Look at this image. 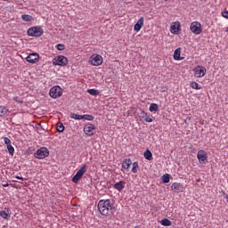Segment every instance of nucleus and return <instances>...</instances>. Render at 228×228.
Returning <instances> with one entry per match:
<instances>
[{"mask_svg":"<svg viewBox=\"0 0 228 228\" xmlns=\"http://www.w3.org/2000/svg\"><path fill=\"white\" fill-rule=\"evenodd\" d=\"M132 164L133 162L131 161V159H126L122 163V168H124L125 170H129V167Z\"/></svg>","mask_w":228,"mask_h":228,"instance_id":"obj_20","label":"nucleus"},{"mask_svg":"<svg viewBox=\"0 0 228 228\" xmlns=\"http://www.w3.org/2000/svg\"><path fill=\"white\" fill-rule=\"evenodd\" d=\"M69 64V59L63 55H58L53 59V65L59 67H66Z\"/></svg>","mask_w":228,"mask_h":228,"instance_id":"obj_2","label":"nucleus"},{"mask_svg":"<svg viewBox=\"0 0 228 228\" xmlns=\"http://www.w3.org/2000/svg\"><path fill=\"white\" fill-rule=\"evenodd\" d=\"M179 31H181V22L174 21L171 24L170 32L172 35H179Z\"/></svg>","mask_w":228,"mask_h":228,"instance_id":"obj_11","label":"nucleus"},{"mask_svg":"<svg viewBox=\"0 0 228 228\" xmlns=\"http://www.w3.org/2000/svg\"><path fill=\"white\" fill-rule=\"evenodd\" d=\"M226 202H228V195H225Z\"/></svg>","mask_w":228,"mask_h":228,"instance_id":"obj_41","label":"nucleus"},{"mask_svg":"<svg viewBox=\"0 0 228 228\" xmlns=\"http://www.w3.org/2000/svg\"><path fill=\"white\" fill-rule=\"evenodd\" d=\"M3 186H4V188H6V187L9 186V184L8 183H4Z\"/></svg>","mask_w":228,"mask_h":228,"instance_id":"obj_40","label":"nucleus"},{"mask_svg":"<svg viewBox=\"0 0 228 228\" xmlns=\"http://www.w3.org/2000/svg\"><path fill=\"white\" fill-rule=\"evenodd\" d=\"M144 158L145 159H148V161H152V152H151L149 150H146L144 151Z\"/></svg>","mask_w":228,"mask_h":228,"instance_id":"obj_22","label":"nucleus"},{"mask_svg":"<svg viewBox=\"0 0 228 228\" xmlns=\"http://www.w3.org/2000/svg\"><path fill=\"white\" fill-rule=\"evenodd\" d=\"M21 19L25 22H31V20H33V16L28 15V14H23V15H21Z\"/></svg>","mask_w":228,"mask_h":228,"instance_id":"obj_23","label":"nucleus"},{"mask_svg":"<svg viewBox=\"0 0 228 228\" xmlns=\"http://www.w3.org/2000/svg\"><path fill=\"white\" fill-rule=\"evenodd\" d=\"M160 224L161 225H164V227H170V225H172V221L165 218L161 220Z\"/></svg>","mask_w":228,"mask_h":228,"instance_id":"obj_24","label":"nucleus"},{"mask_svg":"<svg viewBox=\"0 0 228 228\" xmlns=\"http://www.w3.org/2000/svg\"><path fill=\"white\" fill-rule=\"evenodd\" d=\"M38 60H40V55L37 53H30L26 58V61H28V63H32V64L38 62Z\"/></svg>","mask_w":228,"mask_h":228,"instance_id":"obj_12","label":"nucleus"},{"mask_svg":"<svg viewBox=\"0 0 228 228\" xmlns=\"http://www.w3.org/2000/svg\"><path fill=\"white\" fill-rule=\"evenodd\" d=\"M126 188V182L119 181L114 184V190H118V191H122Z\"/></svg>","mask_w":228,"mask_h":228,"instance_id":"obj_18","label":"nucleus"},{"mask_svg":"<svg viewBox=\"0 0 228 228\" xmlns=\"http://www.w3.org/2000/svg\"><path fill=\"white\" fill-rule=\"evenodd\" d=\"M222 16L224 17V19H228V11L223 12Z\"/></svg>","mask_w":228,"mask_h":228,"instance_id":"obj_37","label":"nucleus"},{"mask_svg":"<svg viewBox=\"0 0 228 228\" xmlns=\"http://www.w3.org/2000/svg\"><path fill=\"white\" fill-rule=\"evenodd\" d=\"M144 120L145 122H152V118L149 116Z\"/></svg>","mask_w":228,"mask_h":228,"instance_id":"obj_38","label":"nucleus"},{"mask_svg":"<svg viewBox=\"0 0 228 228\" xmlns=\"http://www.w3.org/2000/svg\"><path fill=\"white\" fill-rule=\"evenodd\" d=\"M191 88H192L193 90H201L202 87H200L199 86V83L192 81L190 85Z\"/></svg>","mask_w":228,"mask_h":228,"instance_id":"obj_25","label":"nucleus"},{"mask_svg":"<svg viewBox=\"0 0 228 228\" xmlns=\"http://www.w3.org/2000/svg\"><path fill=\"white\" fill-rule=\"evenodd\" d=\"M171 190L173 191H175L176 193H181V191L184 190V187L182 185L181 183L175 182L171 185Z\"/></svg>","mask_w":228,"mask_h":228,"instance_id":"obj_14","label":"nucleus"},{"mask_svg":"<svg viewBox=\"0 0 228 228\" xmlns=\"http://www.w3.org/2000/svg\"><path fill=\"white\" fill-rule=\"evenodd\" d=\"M102 56L96 53L93 54L89 59V63L94 67H99L100 65H102Z\"/></svg>","mask_w":228,"mask_h":228,"instance_id":"obj_6","label":"nucleus"},{"mask_svg":"<svg viewBox=\"0 0 228 228\" xmlns=\"http://www.w3.org/2000/svg\"><path fill=\"white\" fill-rule=\"evenodd\" d=\"M162 182L165 183H170V175L165 174V175L162 176Z\"/></svg>","mask_w":228,"mask_h":228,"instance_id":"obj_29","label":"nucleus"},{"mask_svg":"<svg viewBox=\"0 0 228 228\" xmlns=\"http://www.w3.org/2000/svg\"><path fill=\"white\" fill-rule=\"evenodd\" d=\"M192 72L194 74V77H204L208 70L206 69V67L198 65L193 68Z\"/></svg>","mask_w":228,"mask_h":228,"instance_id":"obj_5","label":"nucleus"},{"mask_svg":"<svg viewBox=\"0 0 228 228\" xmlns=\"http://www.w3.org/2000/svg\"><path fill=\"white\" fill-rule=\"evenodd\" d=\"M87 92L90 95H99V90L96 89H88Z\"/></svg>","mask_w":228,"mask_h":228,"instance_id":"obj_31","label":"nucleus"},{"mask_svg":"<svg viewBox=\"0 0 228 228\" xmlns=\"http://www.w3.org/2000/svg\"><path fill=\"white\" fill-rule=\"evenodd\" d=\"M49 156V150L45 147H41L35 153V158L37 159H44V158H47Z\"/></svg>","mask_w":228,"mask_h":228,"instance_id":"obj_9","label":"nucleus"},{"mask_svg":"<svg viewBox=\"0 0 228 228\" xmlns=\"http://www.w3.org/2000/svg\"><path fill=\"white\" fill-rule=\"evenodd\" d=\"M84 118L83 115L70 113V118H73L74 120H83Z\"/></svg>","mask_w":228,"mask_h":228,"instance_id":"obj_21","label":"nucleus"},{"mask_svg":"<svg viewBox=\"0 0 228 228\" xmlns=\"http://www.w3.org/2000/svg\"><path fill=\"white\" fill-rule=\"evenodd\" d=\"M144 18L141 17L138 21L134 24V29L138 33L142 28H143Z\"/></svg>","mask_w":228,"mask_h":228,"instance_id":"obj_16","label":"nucleus"},{"mask_svg":"<svg viewBox=\"0 0 228 228\" xmlns=\"http://www.w3.org/2000/svg\"><path fill=\"white\" fill-rule=\"evenodd\" d=\"M12 215V210L10 208H5L4 210L0 211V216L4 218V220H10V216Z\"/></svg>","mask_w":228,"mask_h":228,"instance_id":"obj_15","label":"nucleus"},{"mask_svg":"<svg viewBox=\"0 0 228 228\" xmlns=\"http://www.w3.org/2000/svg\"><path fill=\"white\" fill-rule=\"evenodd\" d=\"M84 133L86 136H94L95 134V126L88 123L84 126Z\"/></svg>","mask_w":228,"mask_h":228,"instance_id":"obj_10","label":"nucleus"},{"mask_svg":"<svg viewBox=\"0 0 228 228\" xmlns=\"http://www.w3.org/2000/svg\"><path fill=\"white\" fill-rule=\"evenodd\" d=\"M49 95L52 99H58V97L63 95V89L59 86H55L50 89Z\"/></svg>","mask_w":228,"mask_h":228,"instance_id":"obj_3","label":"nucleus"},{"mask_svg":"<svg viewBox=\"0 0 228 228\" xmlns=\"http://www.w3.org/2000/svg\"><path fill=\"white\" fill-rule=\"evenodd\" d=\"M4 142L5 145H7V146L12 145V141L8 137H4Z\"/></svg>","mask_w":228,"mask_h":228,"instance_id":"obj_34","label":"nucleus"},{"mask_svg":"<svg viewBox=\"0 0 228 228\" xmlns=\"http://www.w3.org/2000/svg\"><path fill=\"white\" fill-rule=\"evenodd\" d=\"M13 101H15V102H18L19 104H22V102H24V101L19 100V97H17V96H15L13 98Z\"/></svg>","mask_w":228,"mask_h":228,"instance_id":"obj_36","label":"nucleus"},{"mask_svg":"<svg viewBox=\"0 0 228 228\" xmlns=\"http://www.w3.org/2000/svg\"><path fill=\"white\" fill-rule=\"evenodd\" d=\"M15 179H20V181H24V178L22 176H15Z\"/></svg>","mask_w":228,"mask_h":228,"instance_id":"obj_39","label":"nucleus"},{"mask_svg":"<svg viewBox=\"0 0 228 228\" xmlns=\"http://www.w3.org/2000/svg\"><path fill=\"white\" fill-rule=\"evenodd\" d=\"M27 34L28 37H42L44 29L39 27H31L28 29Z\"/></svg>","mask_w":228,"mask_h":228,"instance_id":"obj_4","label":"nucleus"},{"mask_svg":"<svg viewBox=\"0 0 228 228\" xmlns=\"http://www.w3.org/2000/svg\"><path fill=\"white\" fill-rule=\"evenodd\" d=\"M57 131L58 133H63V131H65V126H63V123H57Z\"/></svg>","mask_w":228,"mask_h":228,"instance_id":"obj_27","label":"nucleus"},{"mask_svg":"<svg viewBox=\"0 0 228 228\" xmlns=\"http://www.w3.org/2000/svg\"><path fill=\"white\" fill-rule=\"evenodd\" d=\"M181 47L177 48L176 50H175L173 58L174 60H175L176 61H181V60H184L183 57H181Z\"/></svg>","mask_w":228,"mask_h":228,"instance_id":"obj_17","label":"nucleus"},{"mask_svg":"<svg viewBox=\"0 0 228 228\" xmlns=\"http://www.w3.org/2000/svg\"><path fill=\"white\" fill-rule=\"evenodd\" d=\"M166 3H167V1H168V0H164Z\"/></svg>","mask_w":228,"mask_h":228,"instance_id":"obj_42","label":"nucleus"},{"mask_svg":"<svg viewBox=\"0 0 228 228\" xmlns=\"http://www.w3.org/2000/svg\"><path fill=\"white\" fill-rule=\"evenodd\" d=\"M197 158L200 163L204 164L208 160V153L204 150H200L198 151Z\"/></svg>","mask_w":228,"mask_h":228,"instance_id":"obj_13","label":"nucleus"},{"mask_svg":"<svg viewBox=\"0 0 228 228\" xmlns=\"http://www.w3.org/2000/svg\"><path fill=\"white\" fill-rule=\"evenodd\" d=\"M115 202L113 200H101L98 202V210L103 216H110L115 212Z\"/></svg>","mask_w":228,"mask_h":228,"instance_id":"obj_1","label":"nucleus"},{"mask_svg":"<svg viewBox=\"0 0 228 228\" xmlns=\"http://www.w3.org/2000/svg\"><path fill=\"white\" fill-rule=\"evenodd\" d=\"M140 117H141V118H143V120H145L149 117V114L147 112H145L144 110H142L140 113Z\"/></svg>","mask_w":228,"mask_h":228,"instance_id":"obj_33","label":"nucleus"},{"mask_svg":"<svg viewBox=\"0 0 228 228\" xmlns=\"http://www.w3.org/2000/svg\"><path fill=\"white\" fill-rule=\"evenodd\" d=\"M58 51H64L65 50V45L59 44L57 45Z\"/></svg>","mask_w":228,"mask_h":228,"instance_id":"obj_35","label":"nucleus"},{"mask_svg":"<svg viewBox=\"0 0 228 228\" xmlns=\"http://www.w3.org/2000/svg\"><path fill=\"white\" fill-rule=\"evenodd\" d=\"M150 111L152 113V111H158L159 110V107L157 103H151L149 108Z\"/></svg>","mask_w":228,"mask_h":228,"instance_id":"obj_26","label":"nucleus"},{"mask_svg":"<svg viewBox=\"0 0 228 228\" xmlns=\"http://www.w3.org/2000/svg\"><path fill=\"white\" fill-rule=\"evenodd\" d=\"M138 168H140V166H138V162H134L132 167L133 174H136L138 172Z\"/></svg>","mask_w":228,"mask_h":228,"instance_id":"obj_28","label":"nucleus"},{"mask_svg":"<svg viewBox=\"0 0 228 228\" xmlns=\"http://www.w3.org/2000/svg\"><path fill=\"white\" fill-rule=\"evenodd\" d=\"M82 117H84L83 118L85 120H89L91 122H92V120H94V116L93 115L86 114V115H82Z\"/></svg>","mask_w":228,"mask_h":228,"instance_id":"obj_32","label":"nucleus"},{"mask_svg":"<svg viewBox=\"0 0 228 228\" xmlns=\"http://www.w3.org/2000/svg\"><path fill=\"white\" fill-rule=\"evenodd\" d=\"M190 29L194 35H200V33H202V24L199 21H192Z\"/></svg>","mask_w":228,"mask_h":228,"instance_id":"obj_8","label":"nucleus"},{"mask_svg":"<svg viewBox=\"0 0 228 228\" xmlns=\"http://www.w3.org/2000/svg\"><path fill=\"white\" fill-rule=\"evenodd\" d=\"M86 172V165H83L82 167L73 176L72 182L75 183H79V181L83 179V175H85Z\"/></svg>","mask_w":228,"mask_h":228,"instance_id":"obj_7","label":"nucleus"},{"mask_svg":"<svg viewBox=\"0 0 228 228\" xmlns=\"http://www.w3.org/2000/svg\"><path fill=\"white\" fill-rule=\"evenodd\" d=\"M7 150L9 154H11V156H13L14 152H15V149L13 148V146L12 144L7 145Z\"/></svg>","mask_w":228,"mask_h":228,"instance_id":"obj_30","label":"nucleus"},{"mask_svg":"<svg viewBox=\"0 0 228 228\" xmlns=\"http://www.w3.org/2000/svg\"><path fill=\"white\" fill-rule=\"evenodd\" d=\"M9 113L10 110H8V107L0 106V117H8Z\"/></svg>","mask_w":228,"mask_h":228,"instance_id":"obj_19","label":"nucleus"}]
</instances>
